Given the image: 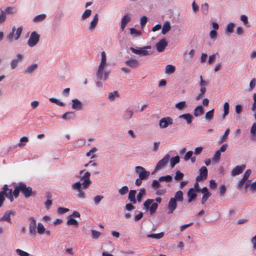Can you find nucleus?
I'll return each mask as SVG.
<instances>
[{
	"label": "nucleus",
	"mask_w": 256,
	"mask_h": 256,
	"mask_svg": "<svg viewBox=\"0 0 256 256\" xmlns=\"http://www.w3.org/2000/svg\"><path fill=\"white\" fill-rule=\"evenodd\" d=\"M170 28H171V26H170V23L168 22H165L164 23V25H163V26H162V33L163 34H165L169 30H170Z\"/></svg>",
	"instance_id": "29"
},
{
	"label": "nucleus",
	"mask_w": 256,
	"mask_h": 256,
	"mask_svg": "<svg viewBox=\"0 0 256 256\" xmlns=\"http://www.w3.org/2000/svg\"><path fill=\"white\" fill-rule=\"evenodd\" d=\"M220 152L218 150H217L214 155V158H212V160L215 162H218L220 160Z\"/></svg>",
	"instance_id": "57"
},
{
	"label": "nucleus",
	"mask_w": 256,
	"mask_h": 256,
	"mask_svg": "<svg viewBox=\"0 0 256 256\" xmlns=\"http://www.w3.org/2000/svg\"><path fill=\"white\" fill-rule=\"evenodd\" d=\"M22 28V26L18 27L16 30V35L14 36V33L16 30V28L14 26L12 28V32L8 34V35L7 36L8 39L10 42H12L14 38L16 40H18L21 35Z\"/></svg>",
	"instance_id": "4"
},
{
	"label": "nucleus",
	"mask_w": 256,
	"mask_h": 256,
	"mask_svg": "<svg viewBox=\"0 0 256 256\" xmlns=\"http://www.w3.org/2000/svg\"><path fill=\"white\" fill-rule=\"evenodd\" d=\"M208 3H204L202 4L201 6V11L204 14L206 15L208 12Z\"/></svg>",
	"instance_id": "35"
},
{
	"label": "nucleus",
	"mask_w": 256,
	"mask_h": 256,
	"mask_svg": "<svg viewBox=\"0 0 256 256\" xmlns=\"http://www.w3.org/2000/svg\"><path fill=\"white\" fill-rule=\"evenodd\" d=\"M179 162L180 158L178 156L172 158L170 160L171 167L173 168Z\"/></svg>",
	"instance_id": "38"
},
{
	"label": "nucleus",
	"mask_w": 256,
	"mask_h": 256,
	"mask_svg": "<svg viewBox=\"0 0 256 256\" xmlns=\"http://www.w3.org/2000/svg\"><path fill=\"white\" fill-rule=\"evenodd\" d=\"M100 233L98 231L95 230H92V236L94 238H98L100 236Z\"/></svg>",
	"instance_id": "63"
},
{
	"label": "nucleus",
	"mask_w": 256,
	"mask_h": 256,
	"mask_svg": "<svg viewBox=\"0 0 256 256\" xmlns=\"http://www.w3.org/2000/svg\"><path fill=\"white\" fill-rule=\"evenodd\" d=\"M152 48L151 46H146L143 47V49L142 50V56H150L152 54V52L151 50H146L149 49L150 50Z\"/></svg>",
	"instance_id": "31"
},
{
	"label": "nucleus",
	"mask_w": 256,
	"mask_h": 256,
	"mask_svg": "<svg viewBox=\"0 0 256 256\" xmlns=\"http://www.w3.org/2000/svg\"><path fill=\"white\" fill-rule=\"evenodd\" d=\"M29 140L26 136H23L20 138V142L18 146L19 147H22L26 145V144L28 142Z\"/></svg>",
	"instance_id": "36"
},
{
	"label": "nucleus",
	"mask_w": 256,
	"mask_h": 256,
	"mask_svg": "<svg viewBox=\"0 0 256 256\" xmlns=\"http://www.w3.org/2000/svg\"><path fill=\"white\" fill-rule=\"evenodd\" d=\"M256 79L255 78H253L251 80V81L250 82V83L249 90L250 91L252 90H253L255 86H256Z\"/></svg>",
	"instance_id": "60"
},
{
	"label": "nucleus",
	"mask_w": 256,
	"mask_h": 256,
	"mask_svg": "<svg viewBox=\"0 0 256 256\" xmlns=\"http://www.w3.org/2000/svg\"><path fill=\"white\" fill-rule=\"evenodd\" d=\"M133 114V110L130 109V108H128L126 109V110L122 114V118L124 120L128 121L132 117Z\"/></svg>",
	"instance_id": "17"
},
{
	"label": "nucleus",
	"mask_w": 256,
	"mask_h": 256,
	"mask_svg": "<svg viewBox=\"0 0 256 256\" xmlns=\"http://www.w3.org/2000/svg\"><path fill=\"white\" fill-rule=\"evenodd\" d=\"M30 221L29 224L30 233L32 236H35L36 234V221L32 217L30 218Z\"/></svg>",
	"instance_id": "12"
},
{
	"label": "nucleus",
	"mask_w": 256,
	"mask_h": 256,
	"mask_svg": "<svg viewBox=\"0 0 256 256\" xmlns=\"http://www.w3.org/2000/svg\"><path fill=\"white\" fill-rule=\"evenodd\" d=\"M46 228L41 223H38L37 226V232L40 234H42L45 232Z\"/></svg>",
	"instance_id": "41"
},
{
	"label": "nucleus",
	"mask_w": 256,
	"mask_h": 256,
	"mask_svg": "<svg viewBox=\"0 0 256 256\" xmlns=\"http://www.w3.org/2000/svg\"><path fill=\"white\" fill-rule=\"evenodd\" d=\"M40 37V36L36 32H32L28 42V45L30 47L36 46L39 41Z\"/></svg>",
	"instance_id": "6"
},
{
	"label": "nucleus",
	"mask_w": 256,
	"mask_h": 256,
	"mask_svg": "<svg viewBox=\"0 0 256 256\" xmlns=\"http://www.w3.org/2000/svg\"><path fill=\"white\" fill-rule=\"evenodd\" d=\"M74 112H66L62 116V118L65 120H70L74 118Z\"/></svg>",
	"instance_id": "30"
},
{
	"label": "nucleus",
	"mask_w": 256,
	"mask_h": 256,
	"mask_svg": "<svg viewBox=\"0 0 256 256\" xmlns=\"http://www.w3.org/2000/svg\"><path fill=\"white\" fill-rule=\"evenodd\" d=\"M72 108L73 109L80 110L82 108L81 102L79 100L77 99H74L72 100Z\"/></svg>",
	"instance_id": "23"
},
{
	"label": "nucleus",
	"mask_w": 256,
	"mask_h": 256,
	"mask_svg": "<svg viewBox=\"0 0 256 256\" xmlns=\"http://www.w3.org/2000/svg\"><path fill=\"white\" fill-rule=\"evenodd\" d=\"M176 70V68L174 66L168 64L166 66V72H165L168 74H171L174 72Z\"/></svg>",
	"instance_id": "32"
},
{
	"label": "nucleus",
	"mask_w": 256,
	"mask_h": 256,
	"mask_svg": "<svg viewBox=\"0 0 256 256\" xmlns=\"http://www.w3.org/2000/svg\"><path fill=\"white\" fill-rule=\"evenodd\" d=\"M14 216L15 212L13 210H8L6 212L4 216L0 218V221H6L10 223L11 222L10 215Z\"/></svg>",
	"instance_id": "15"
},
{
	"label": "nucleus",
	"mask_w": 256,
	"mask_h": 256,
	"mask_svg": "<svg viewBox=\"0 0 256 256\" xmlns=\"http://www.w3.org/2000/svg\"><path fill=\"white\" fill-rule=\"evenodd\" d=\"M120 95L118 93V92L116 90L112 92H110L108 94V98L110 101H113L114 100L116 97H119Z\"/></svg>",
	"instance_id": "37"
},
{
	"label": "nucleus",
	"mask_w": 256,
	"mask_h": 256,
	"mask_svg": "<svg viewBox=\"0 0 256 256\" xmlns=\"http://www.w3.org/2000/svg\"><path fill=\"white\" fill-rule=\"evenodd\" d=\"M183 173L181 172L180 170H177L176 172V174L174 178V180H182L183 178Z\"/></svg>",
	"instance_id": "46"
},
{
	"label": "nucleus",
	"mask_w": 256,
	"mask_h": 256,
	"mask_svg": "<svg viewBox=\"0 0 256 256\" xmlns=\"http://www.w3.org/2000/svg\"><path fill=\"white\" fill-rule=\"evenodd\" d=\"M251 172H252V171H251V170L250 169L247 170L245 172H244V176L242 177V178H244L246 180H247L248 179V178L250 176V175Z\"/></svg>",
	"instance_id": "61"
},
{
	"label": "nucleus",
	"mask_w": 256,
	"mask_h": 256,
	"mask_svg": "<svg viewBox=\"0 0 256 256\" xmlns=\"http://www.w3.org/2000/svg\"><path fill=\"white\" fill-rule=\"evenodd\" d=\"M6 197H7L10 202H13L14 200V198L12 194V190L10 189L9 190H8V192H6Z\"/></svg>",
	"instance_id": "55"
},
{
	"label": "nucleus",
	"mask_w": 256,
	"mask_h": 256,
	"mask_svg": "<svg viewBox=\"0 0 256 256\" xmlns=\"http://www.w3.org/2000/svg\"><path fill=\"white\" fill-rule=\"evenodd\" d=\"M240 20L242 21L243 22H244V24L245 26H249L248 25V18L245 15H242L241 16H240Z\"/></svg>",
	"instance_id": "59"
},
{
	"label": "nucleus",
	"mask_w": 256,
	"mask_h": 256,
	"mask_svg": "<svg viewBox=\"0 0 256 256\" xmlns=\"http://www.w3.org/2000/svg\"><path fill=\"white\" fill-rule=\"evenodd\" d=\"M98 14H96L90 22V30H93L95 28V27L98 24Z\"/></svg>",
	"instance_id": "25"
},
{
	"label": "nucleus",
	"mask_w": 256,
	"mask_h": 256,
	"mask_svg": "<svg viewBox=\"0 0 256 256\" xmlns=\"http://www.w3.org/2000/svg\"><path fill=\"white\" fill-rule=\"evenodd\" d=\"M172 180V176L170 175H167L166 176H162L159 178H158V182H162L164 181L166 182H170Z\"/></svg>",
	"instance_id": "40"
},
{
	"label": "nucleus",
	"mask_w": 256,
	"mask_h": 256,
	"mask_svg": "<svg viewBox=\"0 0 256 256\" xmlns=\"http://www.w3.org/2000/svg\"><path fill=\"white\" fill-rule=\"evenodd\" d=\"M188 197V202H192L197 196L196 190L193 188H190L187 194Z\"/></svg>",
	"instance_id": "18"
},
{
	"label": "nucleus",
	"mask_w": 256,
	"mask_h": 256,
	"mask_svg": "<svg viewBox=\"0 0 256 256\" xmlns=\"http://www.w3.org/2000/svg\"><path fill=\"white\" fill-rule=\"evenodd\" d=\"M20 189V184H18V186L16 187L13 192H12V194H13L14 196L16 198L18 197V196L19 195L20 192H21V190Z\"/></svg>",
	"instance_id": "51"
},
{
	"label": "nucleus",
	"mask_w": 256,
	"mask_h": 256,
	"mask_svg": "<svg viewBox=\"0 0 256 256\" xmlns=\"http://www.w3.org/2000/svg\"><path fill=\"white\" fill-rule=\"evenodd\" d=\"M9 188L6 184L4 185L2 188V190L0 192V207L2 206L3 202L5 200L4 196H6V192Z\"/></svg>",
	"instance_id": "16"
},
{
	"label": "nucleus",
	"mask_w": 256,
	"mask_h": 256,
	"mask_svg": "<svg viewBox=\"0 0 256 256\" xmlns=\"http://www.w3.org/2000/svg\"><path fill=\"white\" fill-rule=\"evenodd\" d=\"M38 68V64H32L30 66L28 67L26 70L25 72L27 74H31Z\"/></svg>",
	"instance_id": "44"
},
{
	"label": "nucleus",
	"mask_w": 256,
	"mask_h": 256,
	"mask_svg": "<svg viewBox=\"0 0 256 256\" xmlns=\"http://www.w3.org/2000/svg\"><path fill=\"white\" fill-rule=\"evenodd\" d=\"M159 182H158V181L156 180H153V182H152V186L154 189L156 190L160 187V185L159 184Z\"/></svg>",
	"instance_id": "62"
},
{
	"label": "nucleus",
	"mask_w": 256,
	"mask_h": 256,
	"mask_svg": "<svg viewBox=\"0 0 256 256\" xmlns=\"http://www.w3.org/2000/svg\"><path fill=\"white\" fill-rule=\"evenodd\" d=\"M130 20V18L128 16V14L125 15L122 20L121 25H120V30L121 31H123L126 28V24Z\"/></svg>",
	"instance_id": "20"
},
{
	"label": "nucleus",
	"mask_w": 256,
	"mask_h": 256,
	"mask_svg": "<svg viewBox=\"0 0 256 256\" xmlns=\"http://www.w3.org/2000/svg\"><path fill=\"white\" fill-rule=\"evenodd\" d=\"M164 235V233L163 232H161L158 234H150L148 235V237L150 238H153L156 239H160L163 237Z\"/></svg>",
	"instance_id": "34"
},
{
	"label": "nucleus",
	"mask_w": 256,
	"mask_h": 256,
	"mask_svg": "<svg viewBox=\"0 0 256 256\" xmlns=\"http://www.w3.org/2000/svg\"><path fill=\"white\" fill-rule=\"evenodd\" d=\"M224 115H228L229 112V104L228 102H226L224 105Z\"/></svg>",
	"instance_id": "58"
},
{
	"label": "nucleus",
	"mask_w": 256,
	"mask_h": 256,
	"mask_svg": "<svg viewBox=\"0 0 256 256\" xmlns=\"http://www.w3.org/2000/svg\"><path fill=\"white\" fill-rule=\"evenodd\" d=\"M154 200L148 199L144 203V206L146 210L150 209V213L151 214H154L156 212L158 208V204L156 202H153Z\"/></svg>",
	"instance_id": "3"
},
{
	"label": "nucleus",
	"mask_w": 256,
	"mask_h": 256,
	"mask_svg": "<svg viewBox=\"0 0 256 256\" xmlns=\"http://www.w3.org/2000/svg\"><path fill=\"white\" fill-rule=\"evenodd\" d=\"M135 172L136 174H138V177L141 179L146 180L150 174L148 171L146 170L141 166H136L135 168Z\"/></svg>",
	"instance_id": "5"
},
{
	"label": "nucleus",
	"mask_w": 256,
	"mask_h": 256,
	"mask_svg": "<svg viewBox=\"0 0 256 256\" xmlns=\"http://www.w3.org/2000/svg\"><path fill=\"white\" fill-rule=\"evenodd\" d=\"M250 133L252 134V139L254 140H256V124H252L250 128Z\"/></svg>",
	"instance_id": "33"
},
{
	"label": "nucleus",
	"mask_w": 256,
	"mask_h": 256,
	"mask_svg": "<svg viewBox=\"0 0 256 256\" xmlns=\"http://www.w3.org/2000/svg\"><path fill=\"white\" fill-rule=\"evenodd\" d=\"M179 118H180L184 119L186 121L188 124H190L192 123V116L190 114H182L180 116Z\"/></svg>",
	"instance_id": "26"
},
{
	"label": "nucleus",
	"mask_w": 256,
	"mask_h": 256,
	"mask_svg": "<svg viewBox=\"0 0 256 256\" xmlns=\"http://www.w3.org/2000/svg\"><path fill=\"white\" fill-rule=\"evenodd\" d=\"M246 167V164H242L241 166H235L231 172V175L232 176H235L242 174Z\"/></svg>",
	"instance_id": "14"
},
{
	"label": "nucleus",
	"mask_w": 256,
	"mask_h": 256,
	"mask_svg": "<svg viewBox=\"0 0 256 256\" xmlns=\"http://www.w3.org/2000/svg\"><path fill=\"white\" fill-rule=\"evenodd\" d=\"M92 10H86L82 16V20H85L88 18L90 16Z\"/></svg>",
	"instance_id": "47"
},
{
	"label": "nucleus",
	"mask_w": 256,
	"mask_h": 256,
	"mask_svg": "<svg viewBox=\"0 0 256 256\" xmlns=\"http://www.w3.org/2000/svg\"><path fill=\"white\" fill-rule=\"evenodd\" d=\"M173 120L170 117L163 118L160 120L159 126L161 128H165L168 126L172 124Z\"/></svg>",
	"instance_id": "8"
},
{
	"label": "nucleus",
	"mask_w": 256,
	"mask_h": 256,
	"mask_svg": "<svg viewBox=\"0 0 256 256\" xmlns=\"http://www.w3.org/2000/svg\"><path fill=\"white\" fill-rule=\"evenodd\" d=\"M211 194L210 192H207L204 194L202 198L201 203L202 204H204L205 202L207 200L208 198L210 196Z\"/></svg>",
	"instance_id": "56"
},
{
	"label": "nucleus",
	"mask_w": 256,
	"mask_h": 256,
	"mask_svg": "<svg viewBox=\"0 0 256 256\" xmlns=\"http://www.w3.org/2000/svg\"><path fill=\"white\" fill-rule=\"evenodd\" d=\"M204 113V108L202 106H198L195 108L194 110V114L195 116H199Z\"/></svg>",
	"instance_id": "24"
},
{
	"label": "nucleus",
	"mask_w": 256,
	"mask_h": 256,
	"mask_svg": "<svg viewBox=\"0 0 256 256\" xmlns=\"http://www.w3.org/2000/svg\"><path fill=\"white\" fill-rule=\"evenodd\" d=\"M230 130L229 128H228L227 130H226L224 134L222 136V138H220V142L221 143L224 142L226 140V139L227 138V137L230 133Z\"/></svg>",
	"instance_id": "49"
},
{
	"label": "nucleus",
	"mask_w": 256,
	"mask_h": 256,
	"mask_svg": "<svg viewBox=\"0 0 256 256\" xmlns=\"http://www.w3.org/2000/svg\"><path fill=\"white\" fill-rule=\"evenodd\" d=\"M90 172H86L81 178V180H83V182L82 184L80 182H76L72 186V188L78 192V196L80 198H85V194L82 190L88 188L91 184V181L90 180Z\"/></svg>",
	"instance_id": "1"
},
{
	"label": "nucleus",
	"mask_w": 256,
	"mask_h": 256,
	"mask_svg": "<svg viewBox=\"0 0 256 256\" xmlns=\"http://www.w3.org/2000/svg\"><path fill=\"white\" fill-rule=\"evenodd\" d=\"M253 99H254V102L252 104L251 110L252 111L255 112L254 116V118L256 120V93H254L253 94Z\"/></svg>",
	"instance_id": "43"
},
{
	"label": "nucleus",
	"mask_w": 256,
	"mask_h": 256,
	"mask_svg": "<svg viewBox=\"0 0 256 256\" xmlns=\"http://www.w3.org/2000/svg\"><path fill=\"white\" fill-rule=\"evenodd\" d=\"M250 190L252 193L256 192V181L254 182H252L250 184Z\"/></svg>",
	"instance_id": "64"
},
{
	"label": "nucleus",
	"mask_w": 256,
	"mask_h": 256,
	"mask_svg": "<svg viewBox=\"0 0 256 256\" xmlns=\"http://www.w3.org/2000/svg\"><path fill=\"white\" fill-rule=\"evenodd\" d=\"M146 191L144 188H142L140 190L138 194L136 196L137 200L138 202H140L142 199V196L145 194Z\"/></svg>",
	"instance_id": "45"
},
{
	"label": "nucleus",
	"mask_w": 256,
	"mask_h": 256,
	"mask_svg": "<svg viewBox=\"0 0 256 256\" xmlns=\"http://www.w3.org/2000/svg\"><path fill=\"white\" fill-rule=\"evenodd\" d=\"M214 115V109H212V110L208 112L206 114L205 118L206 120H210L212 119Z\"/></svg>",
	"instance_id": "42"
},
{
	"label": "nucleus",
	"mask_w": 256,
	"mask_h": 256,
	"mask_svg": "<svg viewBox=\"0 0 256 256\" xmlns=\"http://www.w3.org/2000/svg\"><path fill=\"white\" fill-rule=\"evenodd\" d=\"M177 207V203L175 198H171L168 202L167 206V214H172Z\"/></svg>",
	"instance_id": "11"
},
{
	"label": "nucleus",
	"mask_w": 256,
	"mask_h": 256,
	"mask_svg": "<svg viewBox=\"0 0 256 256\" xmlns=\"http://www.w3.org/2000/svg\"><path fill=\"white\" fill-rule=\"evenodd\" d=\"M246 181V180H244L242 178L241 180H240L237 184V186H236L237 189H238V190L242 189V188L243 187L244 184V183Z\"/></svg>",
	"instance_id": "54"
},
{
	"label": "nucleus",
	"mask_w": 256,
	"mask_h": 256,
	"mask_svg": "<svg viewBox=\"0 0 256 256\" xmlns=\"http://www.w3.org/2000/svg\"><path fill=\"white\" fill-rule=\"evenodd\" d=\"M142 49H143V48H140L138 49H136L132 47L130 48V50L133 53L136 54H140V55H142Z\"/></svg>",
	"instance_id": "48"
},
{
	"label": "nucleus",
	"mask_w": 256,
	"mask_h": 256,
	"mask_svg": "<svg viewBox=\"0 0 256 256\" xmlns=\"http://www.w3.org/2000/svg\"><path fill=\"white\" fill-rule=\"evenodd\" d=\"M16 252L20 256H29L30 254L20 249H16Z\"/></svg>",
	"instance_id": "53"
},
{
	"label": "nucleus",
	"mask_w": 256,
	"mask_h": 256,
	"mask_svg": "<svg viewBox=\"0 0 256 256\" xmlns=\"http://www.w3.org/2000/svg\"><path fill=\"white\" fill-rule=\"evenodd\" d=\"M186 106V102L182 101L176 104V107L178 110H182Z\"/></svg>",
	"instance_id": "50"
},
{
	"label": "nucleus",
	"mask_w": 256,
	"mask_h": 256,
	"mask_svg": "<svg viewBox=\"0 0 256 256\" xmlns=\"http://www.w3.org/2000/svg\"><path fill=\"white\" fill-rule=\"evenodd\" d=\"M20 188L26 198H29L32 195V188L30 186L27 187L26 184L20 183Z\"/></svg>",
	"instance_id": "7"
},
{
	"label": "nucleus",
	"mask_w": 256,
	"mask_h": 256,
	"mask_svg": "<svg viewBox=\"0 0 256 256\" xmlns=\"http://www.w3.org/2000/svg\"><path fill=\"white\" fill-rule=\"evenodd\" d=\"M67 224L68 226H74L77 227L78 225V222L72 216H68V217Z\"/></svg>",
	"instance_id": "28"
},
{
	"label": "nucleus",
	"mask_w": 256,
	"mask_h": 256,
	"mask_svg": "<svg viewBox=\"0 0 256 256\" xmlns=\"http://www.w3.org/2000/svg\"><path fill=\"white\" fill-rule=\"evenodd\" d=\"M136 190H130L128 194V198L130 201L133 204H135L136 202Z\"/></svg>",
	"instance_id": "21"
},
{
	"label": "nucleus",
	"mask_w": 256,
	"mask_h": 256,
	"mask_svg": "<svg viewBox=\"0 0 256 256\" xmlns=\"http://www.w3.org/2000/svg\"><path fill=\"white\" fill-rule=\"evenodd\" d=\"M170 156L167 154H166L164 158L160 160L156 164V166L155 171H157L164 167L165 166L166 164L170 160Z\"/></svg>",
	"instance_id": "10"
},
{
	"label": "nucleus",
	"mask_w": 256,
	"mask_h": 256,
	"mask_svg": "<svg viewBox=\"0 0 256 256\" xmlns=\"http://www.w3.org/2000/svg\"><path fill=\"white\" fill-rule=\"evenodd\" d=\"M126 64L127 66L132 68H135L138 66V62L135 59H131L126 62Z\"/></svg>",
	"instance_id": "22"
},
{
	"label": "nucleus",
	"mask_w": 256,
	"mask_h": 256,
	"mask_svg": "<svg viewBox=\"0 0 256 256\" xmlns=\"http://www.w3.org/2000/svg\"><path fill=\"white\" fill-rule=\"evenodd\" d=\"M168 46V42L165 39L160 40L158 42L156 43V46L158 52H162L166 46Z\"/></svg>",
	"instance_id": "13"
},
{
	"label": "nucleus",
	"mask_w": 256,
	"mask_h": 256,
	"mask_svg": "<svg viewBox=\"0 0 256 256\" xmlns=\"http://www.w3.org/2000/svg\"><path fill=\"white\" fill-rule=\"evenodd\" d=\"M46 18V15L45 14H39L38 16H35L34 18L33 21L34 22H39L44 20Z\"/></svg>",
	"instance_id": "39"
},
{
	"label": "nucleus",
	"mask_w": 256,
	"mask_h": 256,
	"mask_svg": "<svg viewBox=\"0 0 256 256\" xmlns=\"http://www.w3.org/2000/svg\"><path fill=\"white\" fill-rule=\"evenodd\" d=\"M128 191V188L127 186H124L118 190L119 193L121 195H124Z\"/></svg>",
	"instance_id": "52"
},
{
	"label": "nucleus",
	"mask_w": 256,
	"mask_h": 256,
	"mask_svg": "<svg viewBox=\"0 0 256 256\" xmlns=\"http://www.w3.org/2000/svg\"><path fill=\"white\" fill-rule=\"evenodd\" d=\"M199 175L196 178V180L197 182H200L202 180H206L208 176V170L207 168L203 166L199 170Z\"/></svg>",
	"instance_id": "9"
},
{
	"label": "nucleus",
	"mask_w": 256,
	"mask_h": 256,
	"mask_svg": "<svg viewBox=\"0 0 256 256\" xmlns=\"http://www.w3.org/2000/svg\"><path fill=\"white\" fill-rule=\"evenodd\" d=\"M106 54L104 51L101 53V62L98 66V68L96 73L97 78L99 80L102 78V73L104 68L106 65Z\"/></svg>",
	"instance_id": "2"
},
{
	"label": "nucleus",
	"mask_w": 256,
	"mask_h": 256,
	"mask_svg": "<svg viewBox=\"0 0 256 256\" xmlns=\"http://www.w3.org/2000/svg\"><path fill=\"white\" fill-rule=\"evenodd\" d=\"M17 58L12 60L10 62V67L12 69H14L18 66V62L22 60L23 56L21 54H18Z\"/></svg>",
	"instance_id": "19"
},
{
	"label": "nucleus",
	"mask_w": 256,
	"mask_h": 256,
	"mask_svg": "<svg viewBox=\"0 0 256 256\" xmlns=\"http://www.w3.org/2000/svg\"><path fill=\"white\" fill-rule=\"evenodd\" d=\"M172 198H175L176 202H182L184 200L183 192L181 190H178L175 194L174 197Z\"/></svg>",
	"instance_id": "27"
}]
</instances>
